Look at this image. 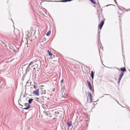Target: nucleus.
Masks as SVG:
<instances>
[{
  "label": "nucleus",
  "mask_w": 130,
  "mask_h": 130,
  "mask_svg": "<svg viewBox=\"0 0 130 130\" xmlns=\"http://www.w3.org/2000/svg\"><path fill=\"white\" fill-rule=\"evenodd\" d=\"M99 17V21L101 20L100 23L99 25V28L101 29L104 24L105 19H104L103 17L101 14H98Z\"/></svg>",
  "instance_id": "1"
},
{
  "label": "nucleus",
  "mask_w": 130,
  "mask_h": 130,
  "mask_svg": "<svg viewBox=\"0 0 130 130\" xmlns=\"http://www.w3.org/2000/svg\"><path fill=\"white\" fill-rule=\"evenodd\" d=\"M39 89H37L33 91V93L35 95H39Z\"/></svg>",
  "instance_id": "2"
},
{
  "label": "nucleus",
  "mask_w": 130,
  "mask_h": 130,
  "mask_svg": "<svg viewBox=\"0 0 130 130\" xmlns=\"http://www.w3.org/2000/svg\"><path fill=\"white\" fill-rule=\"evenodd\" d=\"M123 74H124L123 72H122L121 73V74L120 76L119 77V79H118V82H119L118 83H120V81L121 80L122 77V76H123Z\"/></svg>",
  "instance_id": "3"
},
{
  "label": "nucleus",
  "mask_w": 130,
  "mask_h": 130,
  "mask_svg": "<svg viewBox=\"0 0 130 130\" xmlns=\"http://www.w3.org/2000/svg\"><path fill=\"white\" fill-rule=\"evenodd\" d=\"M66 91V90H63V92L62 93V97L64 98H66V95H67V93L66 94L65 93Z\"/></svg>",
  "instance_id": "4"
},
{
  "label": "nucleus",
  "mask_w": 130,
  "mask_h": 130,
  "mask_svg": "<svg viewBox=\"0 0 130 130\" xmlns=\"http://www.w3.org/2000/svg\"><path fill=\"white\" fill-rule=\"evenodd\" d=\"M87 94L88 96H89L90 97V100H91L90 103L92 102V95L90 92H89L87 93Z\"/></svg>",
  "instance_id": "5"
},
{
  "label": "nucleus",
  "mask_w": 130,
  "mask_h": 130,
  "mask_svg": "<svg viewBox=\"0 0 130 130\" xmlns=\"http://www.w3.org/2000/svg\"><path fill=\"white\" fill-rule=\"evenodd\" d=\"M34 63V61H31L29 63V64L28 65V67L27 68V69H26V72L27 71L28 69L29 68V66H30L32 64H33Z\"/></svg>",
  "instance_id": "6"
},
{
  "label": "nucleus",
  "mask_w": 130,
  "mask_h": 130,
  "mask_svg": "<svg viewBox=\"0 0 130 130\" xmlns=\"http://www.w3.org/2000/svg\"><path fill=\"white\" fill-rule=\"evenodd\" d=\"M32 67L33 68L35 69L36 68H38V64H37L35 63V64L32 66Z\"/></svg>",
  "instance_id": "7"
},
{
  "label": "nucleus",
  "mask_w": 130,
  "mask_h": 130,
  "mask_svg": "<svg viewBox=\"0 0 130 130\" xmlns=\"http://www.w3.org/2000/svg\"><path fill=\"white\" fill-rule=\"evenodd\" d=\"M54 2H68L67 0H62L59 1H55Z\"/></svg>",
  "instance_id": "8"
},
{
  "label": "nucleus",
  "mask_w": 130,
  "mask_h": 130,
  "mask_svg": "<svg viewBox=\"0 0 130 130\" xmlns=\"http://www.w3.org/2000/svg\"><path fill=\"white\" fill-rule=\"evenodd\" d=\"M99 41L100 42V40H99H99H98V45L99 46V47L100 46V48H101V49H102V47L101 46V44L99 43Z\"/></svg>",
  "instance_id": "9"
},
{
  "label": "nucleus",
  "mask_w": 130,
  "mask_h": 130,
  "mask_svg": "<svg viewBox=\"0 0 130 130\" xmlns=\"http://www.w3.org/2000/svg\"><path fill=\"white\" fill-rule=\"evenodd\" d=\"M27 104L28 105L26 107L24 108H23V109H28L29 108H30V105L28 103H27Z\"/></svg>",
  "instance_id": "10"
},
{
  "label": "nucleus",
  "mask_w": 130,
  "mask_h": 130,
  "mask_svg": "<svg viewBox=\"0 0 130 130\" xmlns=\"http://www.w3.org/2000/svg\"><path fill=\"white\" fill-rule=\"evenodd\" d=\"M90 76L92 79H93L94 77V73L92 71L91 72Z\"/></svg>",
  "instance_id": "11"
},
{
  "label": "nucleus",
  "mask_w": 130,
  "mask_h": 130,
  "mask_svg": "<svg viewBox=\"0 0 130 130\" xmlns=\"http://www.w3.org/2000/svg\"><path fill=\"white\" fill-rule=\"evenodd\" d=\"M67 124L69 127H70L72 125V124L71 122H68L67 123Z\"/></svg>",
  "instance_id": "12"
},
{
  "label": "nucleus",
  "mask_w": 130,
  "mask_h": 130,
  "mask_svg": "<svg viewBox=\"0 0 130 130\" xmlns=\"http://www.w3.org/2000/svg\"><path fill=\"white\" fill-rule=\"evenodd\" d=\"M121 70L123 72H125L126 71V69L125 67L121 68Z\"/></svg>",
  "instance_id": "13"
},
{
  "label": "nucleus",
  "mask_w": 130,
  "mask_h": 130,
  "mask_svg": "<svg viewBox=\"0 0 130 130\" xmlns=\"http://www.w3.org/2000/svg\"><path fill=\"white\" fill-rule=\"evenodd\" d=\"M33 99H29V100H28V102L30 104L32 102V101H33Z\"/></svg>",
  "instance_id": "14"
},
{
  "label": "nucleus",
  "mask_w": 130,
  "mask_h": 130,
  "mask_svg": "<svg viewBox=\"0 0 130 130\" xmlns=\"http://www.w3.org/2000/svg\"><path fill=\"white\" fill-rule=\"evenodd\" d=\"M87 83L89 86H91L90 82L88 80H87Z\"/></svg>",
  "instance_id": "15"
},
{
  "label": "nucleus",
  "mask_w": 130,
  "mask_h": 130,
  "mask_svg": "<svg viewBox=\"0 0 130 130\" xmlns=\"http://www.w3.org/2000/svg\"><path fill=\"white\" fill-rule=\"evenodd\" d=\"M91 2L94 4H96V3L94 0H89Z\"/></svg>",
  "instance_id": "16"
},
{
  "label": "nucleus",
  "mask_w": 130,
  "mask_h": 130,
  "mask_svg": "<svg viewBox=\"0 0 130 130\" xmlns=\"http://www.w3.org/2000/svg\"><path fill=\"white\" fill-rule=\"evenodd\" d=\"M48 53L49 55V56H51L52 55V53H51L50 51H49V52H48Z\"/></svg>",
  "instance_id": "17"
},
{
  "label": "nucleus",
  "mask_w": 130,
  "mask_h": 130,
  "mask_svg": "<svg viewBox=\"0 0 130 130\" xmlns=\"http://www.w3.org/2000/svg\"><path fill=\"white\" fill-rule=\"evenodd\" d=\"M97 5H98V7L99 8H101V6H100V4H99V3H97Z\"/></svg>",
  "instance_id": "18"
},
{
  "label": "nucleus",
  "mask_w": 130,
  "mask_h": 130,
  "mask_svg": "<svg viewBox=\"0 0 130 130\" xmlns=\"http://www.w3.org/2000/svg\"><path fill=\"white\" fill-rule=\"evenodd\" d=\"M51 33H47L46 35L47 36H49L50 35Z\"/></svg>",
  "instance_id": "19"
},
{
  "label": "nucleus",
  "mask_w": 130,
  "mask_h": 130,
  "mask_svg": "<svg viewBox=\"0 0 130 130\" xmlns=\"http://www.w3.org/2000/svg\"><path fill=\"white\" fill-rule=\"evenodd\" d=\"M89 89L90 90H92V87L91 86H89Z\"/></svg>",
  "instance_id": "20"
},
{
  "label": "nucleus",
  "mask_w": 130,
  "mask_h": 130,
  "mask_svg": "<svg viewBox=\"0 0 130 130\" xmlns=\"http://www.w3.org/2000/svg\"><path fill=\"white\" fill-rule=\"evenodd\" d=\"M115 3L117 5V3L116 0H114Z\"/></svg>",
  "instance_id": "21"
},
{
  "label": "nucleus",
  "mask_w": 130,
  "mask_h": 130,
  "mask_svg": "<svg viewBox=\"0 0 130 130\" xmlns=\"http://www.w3.org/2000/svg\"><path fill=\"white\" fill-rule=\"evenodd\" d=\"M32 32H34V30H32V31H28V32H31V33H32Z\"/></svg>",
  "instance_id": "22"
},
{
  "label": "nucleus",
  "mask_w": 130,
  "mask_h": 130,
  "mask_svg": "<svg viewBox=\"0 0 130 130\" xmlns=\"http://www.w3.org/2000/svg\"><path fill=\"white\" fill-rule=\"evenodd\" d=\"M112 5V4H109V5H106V7H108V6H109L111 5Z\"/></svg>",
  "instance_id": "23"
},
{
  "label": "nucleus",
  "mask_w": 130,
  "mask_h": 130,
  "mask_svg": "<svg viewBox=\"0 0 130 130\" xmlns=\"http://www.w3.org/2000/svg\"><path fill=\"white\" fill-rule=\"evenodd\" d=\"M47 32H51V30H49Z\"/></svg>",
  "instance_id": "24"
},
{
  "label": "nucleus",
  "mask_w": 130,
  "mask_h": 130,
  "mask_svg": "<svg viewBox=\"0 0 130 130\" xmlns=\"http://www.w3.org/2000/svg\"><path fill=\"white\" fill-rule=\"evenodd\" d=\"M130 10V9H128L127 10H126V11H128V10Z\"/></svg>",
  "instance_id": "25"
},
{
  "label": "nucleus",
  "mask_w": 130,
  "mask_h": 130,
  "mask_svg": "<svg viewBox=\"0 0 130 130\" xmlns=\"http://www.w3.org/2000/svg\"><path fill=\"white\" fill-rule=\"evenodd\" d=\"M118 6V7H119V6ZM119 7V9L120 10H122L121 9V8H120L119 7Z\"/></svg>",
  "instance_id": "26"
},
{
  "label": "nucleus",
  "mask_w": 130,
  "mask_h": 130,
  "mask_svg": "<svg viewBox=\"0 0 130 130\" xmlns=\"http://www.w3.org/2000/svg\"><path fill=\"white\" fill-rule=\"evenodd\" d=\"M63 81V79H62L61 81V82H62Z\"/></svg>",
  "instance_id": "27"
},
{
  "label": "nucleus",
  "mask_w": 130,
  "mask_h": 130,
  "mask_svg": "<svg viewBox=\"0 0 130 130\" xmlns=\"http://www.w3.org/2000/svg\"><path fill=\"white\" fill-rule=\"evenodd\" d=\"M48 1V2H53V1Z\"/></svg>",
  "instance_id": "28"
},
{
  "label": "nucleus",
  "mask_w": 130,
  "mask_h": 130,
  "mask_svg": "<svg viewBox=\"0 0 130 130\" xmlns=\"http://www.w3.org/2000/svg\"><path fill=\"white\" fill-rule=\"evenodd\" d=\"M100 49H99V52H100ZM99 53H100V52H99Z\"/></svg>",
  "instance_id": "29"
},
{
  "label": "nucleus",
  "mask_w": 130,
  "mask_h": 130,
  "mask_svg": "<svg viewBox=\"0 0 130 130\" xmlns=\"http://www.w3.org/2000/svg\"><path fill=\"white\" fill-rule=\"evenodd\" d=\"M21 106H23V105H21Z\"/></svg>",
  "instance_id": "30"
},
{
  "label": "nucleus",
  "mask_w": 130,
  "mask_h": 130,
  "mask_svg": "<svg viewBox=\"0 0 130 130\" xmlns=\"http://www.w3.org/2000/svg\"><path fill=\"white\" fill-rule=\"evenodd\" d=\"M27 34H26V35H28V34H28V33H27Z\"/></svg>",
  "instance_id": "31"
},
{
  "label": "nucleus",
  "mask_w": 130,
  "mask_h": 130,
  "mask_svg": "<svg viewBox=\"0 0 130 130\" xmlns=\"http://www.w3.org/2000/svg\"><path fill=\"white\" fill-rule=\"evenodd\" d=\"M47 51L48 52L49 51V50H48Z\"/></svg>",
  "instance_id": "32"
},
{
  "label": "nucleus",
  "mask_w": 130,
  "mask_h": 130,
  "mask_svg": "<svg viewBox=\"0 0 130 130\" xmlns=\"http://www.w3.org/2000/svg\"><path fill=\"white\" fill-rule=\"evenodd\" d=\"M19 105H20V106L21 105V104H19Z\"/></svg>",
  "instance_id": "33"
},
{
  "label": "nucleus",
  "mask_w": 130,
  "mask_h": 130,
  "mask_svg": "<svg viewBox=\"0 0 130 130\" xmlns=\"http://www.w3.org/2000/svg\"><path fill=\"white\" fill-rule=\"evenodd\" d=\"M36 32V31H35V30L34 32Z\"/></svg>",
  "instance_id": "34"
},
{
  "label": "nucleus",
  "mask_w": 130,
  "mask_h": 130,
  "mask_svg": "<svg viewBox=\"0 0 130 130\" xmlns=\"http://www.w3.org/2000/svg\"><path fill=\"white\" fill-rule=\"evenodd\" d=\"M34 34H35V33H34Z\"/></svg>",
  "instance_id": "35"
},
{
  "label": "nucleus",
  "mask_w": 130,
  "mask_h": 130,
  "mask_svg": "<svg viewBox=\"0 0 130 130\" xmlns=\"http://www.w3.org/2000/svg\"><path fill=\"white\" fill-rule=\"evenodd\" d=\"M101 11L102 10V9H101Z\"/></svg>",
  "instance_id": "36"
}]
</instances>
